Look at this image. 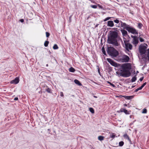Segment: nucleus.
<instances>
[{"label":"nucleus","mask_w":149,"mask_h":149,"mask_svg":"<svg viewBox=\"0 0 149 149\" xmlns=\"http://www.w3.org/2000/svg\"><path fill=\"white\" fill-rule=\"evenodd\" d=\"M147 51L146 57H148V60L149 61V49H148Z\"/></svg>","instance_id":"28"},{"label":"nucleus","mask_w":149,"mask_h":149,"mask_svg":"<svg viewBox=\"0 0 149 149\" xmlns=\"http://www.w3.org/2000/svg\"><path fill=\"white\" fill-rule=\"evenodd\" d=\"M139 90V89L138 88H137L134 91V92H137Z\"/></svg>","instance_id":"44"},{"label":"nucleus","mask_w":149,"mask_h":149,"mask_svg":"<svg viewBox=\"0 0 149 149\" xmlns=\"http://www.w3.org/2000/svg\"><path fill=\"white\" fill-rule=\"evenodd\" d=\"M119 24L121 25V27L123 28L124 29L126 30V28L130 26L125 22H123L122 21H120Z\"/></svg>","instance_id":"9"},{"label":"nucleus","mask_w":149,"mask_h":149,"mask_svg":"<svg viewBox=\"0 0 149 149\" xmlns=\"http://www.w3.org/2000/svg\"><path fill=\"white\" fill-rule=\"evenodd\" d=\"M126 30L127 31L133 34H138V31L136 29L133 27H131L130 26L126 28Z\"/></svg>","instance_id":"5"},{"label":"nucleus","mask_w":149,"mask_h":149,"mask_svg":"<svg viewBox=\"0 0 149 149\" xmlns=\"http://www.w3.org/2000/svg\"><path fill=\"white\" fill-rule=\"evenodd\" d=\"M102 50L103 54L104 55H106V54L105 50V49L104 47H103L102 48Z\"/></svg>","instance_id":"25"},{"label":"nucleus","mask_w":149,"mask_h":149,"mask_svg":"<svg viewBox=\"0 0 149 149\" xmlns=\"http://www.w3.org/2000/svg\"><path fill=\"white\" fill-rule=\"evenodd\" d=\"M98 25H99L98 24H96L95 26V27H97L98 26Z\"/></svg>","instance_id":"48"},{"label":"nucleus","mask_w":149,"mask_h":149,"mask_svg":"<svg viewBox=\"0 0 149 149\" xmlns=\"http://www.w3.org/2000/svg\"><path fill=\"white\" fill-rule=\"evenodd\" d=\"M110 18H111V17H107L104 19V22L106 21L109 19Z\"/></svg>","instance_id":"37"},{"label":"nucleus","mask_w":149,"mask_h":149,"mask_svg":"<svg viewBox=\"0 0 149 149\" xmlns=\"http://www.w3.org/2000/svg\"><path fill=\"white\" fill-rule=\"evenodd\" d=\"M114 22L117 23L118 24L119 22H120V21H119L118 19H116L115 20H114Z\"/></svg>","instance_id":"34"},{"label":"nucleus","mask_w":149,"mask_h":149,"mask_svg":"<svg viewBox=\"0 0 149 149\" xmlns=\"http://www.w3.org/2000/svg\"><path fill=\"white\" fill-rule=\"evenodd\" d=\"M69 70L70 72H74L75 71V69L74 68H73V67H72L70 68L69 69Z\"/></svg>","instance_id":"20"},{"label":"nucleus","mask_w":149,"mask_h":149,"mask_svg":"<svg viewBox=\"0 0 149 149\" xmlns=\"http://www.w3.org/2000/svg\"><path fill=\"white\" fill-rule=\"evenodd\" d=\"M46 66L47 67L48 66V64H47L46 65Z\"/></svg>","instance_id":"56"},{"label":"nucleus","mask_w":149,"mask_h":149,"mask_svg":"<svg viewBox=\"0 0 149 149\" xmlns=\"http://www.w3.org/2000/svg\"><path fill=\"white\" fill-rule=\"evenodd\" d=\"M131 37L133 39H134V38H136L137 36H133V35H131Z\"/></svg>","instance_id":"42"},{"label":"nucleus","mask_w":149,"mask_h":149,"mask_svg":"<svg viewBox=\"0 0 149 149\" xmlns=\"http://www.w3.org/2000/svg\"><path fill=\"white\" fill-rule=\"evenodd\" d=\"M49 43V42L48 41H46L44 44V45L45 47H47L48 46V45Z\"/></svg>","instance_id":"27"},{"label":"nucleus","mask_w":149,"mask_h":149,"mask_svg":"<svg viewBox=\"0 0 149 149\" xmlns=\"http://www.w3.org/2000/svg\"><path fill=\"white\" fill-rule=\"evenodd\" d=\"M122 96L125 98V99L129 100H130L133 98V96Z\"/></svg>","instance_id":"16"},{"label":"nucleus","mask_w":149,"mask_h":149,"mask_svg":"<svg viewBox=\"0 0 149 149\" xmlns=\"http://www.w3.org/2000/svg\"><path fill=\"white\" fill-rule=\"evenodd\" d=\"M74 83L79 86H81L82 84L80 81L77 79H75L74 80Z\"/></svg>","instance_id":"17"},{"label":"nucleus","mask_w":149,"mask_h":149,"mask_svg":"<svg viewBox=\"0 0 149 149\" xmlns=\"http://www.w3.org/2000/svg\"><path fill=\"white\" fill-rule=\"evenodd\" d=\"M107 26L110 27H113L114 26V23L112 21H109L107 22Z\"/></svg>","instance_id":"14"},{"label":"nucleus","mask_w":149,"mask_h":149,"mask_svg":"<svg viewBox=\"0 0 149 149\" xmlns=\"http://www.w3.org/2000/svg\"><path fill=\"white\" fill-rule=\"evenodd\" d=\"M120 31L123 36H126L127 35L128 33L124 29H121Z\"/></svg>","instance_id":"13"},{"label":"nucleus","mask_w":149,"mask_h":149,"mask_svg":"<svg viewBox=\"0 0 149 149\" xmlns=\"http://www.w3.org/2000/svg\"><path fill=\"white\" fill-rule=\"evenodd\" d=\"M48 132H50V130H49V129H48Z\"/></svg>","instance_id":"55"},{"label":"nucleus","mask_w":149,"mask_h":149,"mask_svg":"<svg viewBox=\"0 0 149 149\" xmlns=\"http://www.w3.org/2000/svg\"><path fill=\"white\" fill-rule=\"evenodd\" d=\"M137 27L139 29H141L143 26L142 24L140 23H139L138 24Z\"/></svg>","instance_id":"24"},{"label":"nucleus","mask_w":149,"mask_h":149,"mask_svg":"<svg viewBox=\"0 0 149 149\" xmlns=\"http://www.w3.org/2000/svg\"><path fill=\"white\" fill-rule=\"evenodd\" d=\"M124 144V143L123 141H121L119 142V146H122Z\"/></svg>","instance_id":"29"},{"label":"nucleus","mask_w":149,"mask_h":149,"mask_svg":"<svg viewBox=\"0 0 149 149\" xmlns=\"http://www.w3.org/2000/svg\"><path fill=\"white\" fill-rule=\"evenodd\" d=\"M104 137L102 136H100L98 137V139L100 141L104 140Z\"/></svg>","instance_id":"23"},{"label":"nucleus","mask_w":149,"mask_h":149,"mask_svg":"<svg viewBox=\"0 0 149 149\" xmlns=\"http://www.w3.org/2000/svg\"><path fill=\"white\" fill-rule=\"evenodd\" d=\"M143 79V77H141V78L140 79H139V80L141 81Z\"/></svg>","instance_id":"41"},{"label":"nucleus","mask_w":149,"mask_h":149,"mask_svg":"<svg viewBox=\"0 0 149 149\" xmlns=\"http://www.w3.org/2000/svg\"><path fill=\"white\" fill-rule=\"evenodd\" d=\"M109 70H110L111 71L112 69L111 68H109Z\"/></svg>","instance_id":"53"},{"label":"nucleus","mask_w":149,"mask_h":149,"mask_svg":"<svg viewBox=\"0 0 149 149\" xmlns=\"http://www.w3.org/2000/svg\"><path fill=\"white\" fill-rule=\"evenodd\" d=\"M137 73L139 72H138V71H137Z\"/></svg>","instance_id":"57"},{"label":"nucleus","mask_w":149,"mask_h":149,"mask_svg":"<svg viewBox=\"0 0 149 149\" xmlns=\"http://www.w3.org/2000/svg\"><path fill=\"white\" fill-rule=\"evenodd\" d=\"M53 47L54 49H57L58 48V47L56 44L54 45Z\"/></svg>","instance_id":"26"},{"label":"nucleus","mask_w":149,"mask_h":149,"mask_svg":"<svg viewBox=\"0 0 149 149\" xmlns=\"http://www.w3.org/2000/svg\"><path fill=\"white\" fill-rule=\"evenodd\" d=\"M91 7L93 8H97V6L95 5H91Z\"/></svg>","instance_id":"36"},{"label":"nucleus","mask_w":149,"mask_h":149,"mask_svg":"<svg viewBox=\"0 0 149 149\" xmlns=\"http://www.w3.org/2000/svg\"><path fill=\"white\" fill-rule=\"evenodd\" d=\"M47 88L45 89V91L48 93H52L51 89L49 88H48L47 86Z\"/></svg>","instance_id":"19"},{"label":"nucleus","mask_w":149,"mask_h":149,"mask_svg":"<svg viewBox=\"0 0 149 149\" xmlns=\"http://www.w3.org/2000/svg\"><path fill=\"white\" fill-rule=\"evenodd\" d=\"M123 137L125 139H128L129 141H131V140L130 139L129 136L127 134H124L123 135Z\"/></svg>","instance_id":"18"},{"label":"nucleus","mask_w":149,"mask_h":149,"mask_svg":"<svg viewBox=\"0 0 149 149\" xmlns=\"http://www.w3.org/2000/svg\"><path fill=\"white\" fill-rule=\"evenodd\" d=\"M130 59L129 57L126 55H123L122 58L120 59V60L122 62H128Z\"/></svg>","instance_id":"8"},{"label":"nucleus","mask_w":149,"mask_h":149,"mask_svg":"<svg viewBox=\"0 0 149 149\" xmlns=\"http://www.w3.org/2000/svg\"><path fill=\"white\" fill-rule=\"evenodd\" d=\"M136 80V76H135L132 77L131 79V82H135Z\"/></svg>","instance_id":"21"},{"label":"nucleus","mask_w":149,"mask_h":149,"mask_svg":"<svg viewBox=\"0 0 149 149\" xmlns=\"http://www.w3.org/2000/svg\"><path fill=\"white\" fill-rule=\"evenodd\" d=\"M124 42L125 45V48L127 50L129 51V50L132 49V46L131 44L125 41Z\"/></svg>","instance_id":"7"},{"label":"nucleus","mask_w":149,"mask_h":149,"mask_svg":"<svg viewBox=\"0 0 149 149\" xmlns=\"http://www.w3.org/2000/svg\"><path fill=\"white\" fill-rule=\"evenodd\" d=\"M120 70L121 72L120 75L123 77H127L131 75L130 70L131 69V66L129 63H124L120 65Z\"/></svg>","instance_id":"2"},{"label":"nucleus","mask_w":149,"mask_h":149,"mask_svg":"<svg viewBox=\"0 0 149 149\" xmlns=\"http://www.w3.org/2000/svg\"><path fill=\"white\" fill-rule=\"evenodd\" d=\"M60 96L61 97H63L64 95H63V92H60Z\"/></svg>","instance_id":"39"},{"label":"nucleus","mask_w":149,"mask_h":149,"mask_svg":"<svg viewBox=\"0 0 149 149\" xmlns=\"http://www.w3.org/2000/svg\"><path fill=\"white\" fill-rule=\"evenodd\" d=\"M46 36L48 38L49 37V36H50V33L48 32H46Z\"/></svg>","instance_id":"38"},{"label":"nucleus","mask_w":149,"mask_h":149,"mask_svg":"<svg viewBox=\"0 0 149 149\" xmlns=\"http://www.w3.org/2000/svg\"><path fill=\"white\" fill-rule=\"evenodd\" d=\"M111 64L113 66H115V67H117L118 66H120V65L119 64H118L116 62H114L113 61H112V62L111 63Z\"/></svg>","instance_id":"15"},{"label":"nucleus","mask_w":149,"mask_h":149,"mask_svg":"<svg viewBox=\"0 0 149 149\" xmlns=\"http://www.w3.org/2000/svg\"><path fill=\"white\" fill-rule=\"evenodd\" d=\"M126 30L127 31L133 34H138V31L136 29L133 27H131L130 26L126 28Z\"/></svg>","instance_id":"6"},{"label":"nucleus","mask_w":149,"mask_h":149,"mask_svg":"<svg viewBox=\"0 0 149 149\" xmlns=\"http://www.w3.org/2000/svg\"><path fill=\"white\" fill-rule=\"evenodd\" d=\"M138 38L137 37L134 39H133L132 43L135 45V46H136L138 44Z\"/></svg>","instance_id":"12"},{"label":"nucleus","mask_w":149,"mask_h":149,"mask_svg":"<svg viewBox=\"0 0 149 149\" xmlns=\"http://www.w3.org/2000/svg\"><path fill=\"white\" fill-rule=\"evenodd\" d=\"M18 99V98L17 97H15L14 99V100H17Z\"/></svg>","instance_id":"45"},{"label":"nucleus","mask_w":149,"mask_h":149,"mask_svg":"<svg viewBox=\"0 0 149 149\" xmlns=\"http://www.w3.org/2000/svg\"><path fill=\"white\" fill-rule=\"evenodd\" d=\"M138 88L139 89V90H141L142 89H141V88H140V87H139V88Z\"/></svg>","instance_id":"52"},{"label":"nucleus","mask_w":149,"mask_h":149,"mask_svg":"<svg viewBox=\"0 0 149 149\" xmlns=\"http://www.w3.org/2000/svg\"><path fill=\"white\" fill-rule=\"evenodd\" d=\"M20 21L21 22H24V20L23 19H21L20 20Z\"/></svg>","instance_id":"43"},{"label":"nucleus","mask_w":149,"mask_h":149,"mask_svg":"<svg viewBox=\"0 0 149 149\" xmlns=\"http://www.w3.org/2000/svg\"><path fill=\"white\" fill-rule=\"evenodd\" d=\"M139 40H140V41L141 42H144V40L141 37H139Z\"/></svg>","instance_id":"33"},{"label":"nucleus","mask_w":149,"mask_h":149,"mask_svg":"<svg viewBox=\"0 0 149 149\" xmlns=\"http://www.w3.org/2000/svg\"><path fill=\"white\" fill-rule=\"evenodd\" d=\"M118 36V33L113 31H110L108 35L107 42L110 44H112L115 46H119L120 44L118 42L117 38Z\"/></svg>","instance_id":"1"},{"label":"nucleus","mask_w":149,"mask_h":149,"mask_svg":"<svg viewBox=\"0 0 149 149\" xmlns=\"http://www.w3.org/2000/svg\"><path fill=\"white\" fill-rule=\"evenodd\" d=\"M143 87L141 85V86H140V88H141V89H142V88H143Z\"/></svg>","instance_id":"51"},{"label":"nucleus","mask_w":149,"mask_h":149,"mask_svg":"<svg viewBox=\"0 0 149 149\" xmlns=\"http://www.w3.org/2000/svg\"><path fill=\"white\" fill-rule=\"evenodd\" d=\"M107 61L111 64V63L113 61L112 59L110 58H107Z\"/></svg>","instance_id":"31"},{"label":"nucleus","mask_w":149,"mask_h":149,"mask_svg":"<svg viewBox=\"0 0 149 149\" xmlns=\"http://www.w3.org/2000/svg\"><path fill=\"white\" fill-rule=\"evenodd\" d=\"M107 83L108 84H110V85H111V86H112L113 87H115V85L114 84H112L109 81H107Z\"/></svg>","instance_id":"35"},{"label":"nucleus","mask_w":149,"mask_h":149,"mask_svg":"<svg viewBox=\"0 0 149 149\" xmlns=\"http://www.w3.org/2000/svg\"><path fill=\"white\" fill-rule=\"evenodd\" d=\"M98 72L100 74V69L99 68H98Z\"/></svg>","instance_id":"47"},{"label":"nucleus","mask_w":149,"mask_h":149,"mask_svg":"<svg viewBox=\"0 0 149 149\" xmlns=\"http://www.w3.org/2000/svg\"><path fill=\"white\" fill-rule=\"evenodd\" d=\"M89 111L92 113H94V112L93 109L92 108H89Z\"/></svg>","instance_id":"30"},{"label":"nucleus","mask_w":149,"mask_h":149,"mask_svg":"<svg viewBox=\"0 0 149 149\" xmlns=\"http://www.w3.org/2000/svg\"><path fill=\"white\" fill-rule=\"evenodd\" d=\"M93 97H94L95 98H97V97L96 96H95V95H93Z\"/></svg>","instance_id":"50"},{"label":"nucleus","mask_w":149,"mask_h":149,"mask_svg":"<svg viewBox=\"0 0 149 149\" xmlns=\"http://www.w3.org/2000/svg\"><path fill=\"white\" fill-rule=\"evenodd\" d=\"M117 112L119 113L120 112H124L126 114H130L129 111L124 108H121L120 110L117 111Z\"/></svg>","instance_id":"11"},{"label":"nucleus","mask_w":149,"mask_h":149,"mask_svg":"<svg viewBox=\"0 0 149 149\" xmlns=\"http://www.w3.org/2000/svg\"><path fill=\"white\" fill-rule=\"evenodd\" d=\"M89 1H91V2L94 3H95V1H94L93 0H89Z\"/></svg>","instance_id":"46"},{"label":"nucleus","mask_w":149,"mask_h":149,"mask_svg":"<svg viewBox=\"0 0 149 149\" xmlns=\"http://www.w3.org/2000/svg\"><path fill=\"white\" fill-rule=\"evenodd\" d=\"M110 137L112 138H115L116 135L114 133H112L110 134Z\"/></svg>","instance_id":"22"},{"label":"nucleus","mask_w":149,"mask_h":149,"mask_svg":"<svg viewBox=\"0 0 149 149\" xmlns=\"http://www.w3.org/2000/svg\"><path fill=\"white\" fill-rule=\"evenodd\" d=\"M124 106H125V107H126L127 106V104H124Z\"/></svg>","instance_id":"49"},{"label":"nucleus","mask_w":149,"mask_h":149,"mask_svg":"<svg viewBox=\"0 0 149 149\" xmlns=\"http://www.w3.org/2000/svg\"><path fill=\"white\" fill-rule=\"evenodd\" d=\"M147 84V83L146 82H145V83H144L142 85V86L143 87H144V86H145L146 84Z\"/></svg>","instance_id":"40"},{"label":"nucleus","mask_w":149,"mask_h":149,"mask_svg":"<svg viewBox=\"0 0 149 149\" xmlns=\"http://www.w3.org/2000/svg\"><path fill=\"white\" fill-rule=\"evenodd\" d=\"M107 52L109 55L113 57H116L119 54L118 52L114 48L111 47L107 48Z\"/></svg>","instance_id":"4"},{"label":"nucleus","mask_w":149,"mask_h":149,"mask_svg":"<svg viewBox=\"0 0 149 149\" xmlns=\"http://www.w3.org/2000/svg\"><path fill=\"white\" fill-rule=\"evenodd\" d=\"M135 86H132V88H133Z\"/></svg>","instance_id":"54"},{"label":"nucleus","mask_w":149,"mask_h":149,"mask_svg":"<svg viewBox=\"0 0 149 149\" xmlns=\"http://www.w3.org/2000/svg\"><path fill=\"white\" fill-rule=\"evenodd\" d=\"M19 81V79L18 77H16L14 79L12 80L10 83L12 84H17Z\"/></svg>","instance_id":"10"},{"label":"nucleus","mask_w":149,"mask_h":149,"mask_svg":"<svg viewBox=\"0 0 149 149\" xmlns=\"http://www.w3.org/2000/svg\"><path fill=\"white\" fill-rule=\"evenodd\" d=\"M147 110L146 109L144 108L143 109V111L142 112V113H147Z\"/></svg>","instance_id":"32"},{"label":"nucleus","mask_w":149,"mask_h":149,"mask_svg":"<svg viewBox=\"0 0 149 149\" xmlns=\"http://www.w3.org/2000/svg\"><path fill=\"white\" fill-rule=\"evenodd\" d=\"M147 46L148 45L147 44H144L140 45L139 47V52L142 55V59H143L144 61H145L146 60V56L144 54L146 53Z\"/></svg>","instance_id":"3"}]
</instances>
